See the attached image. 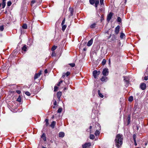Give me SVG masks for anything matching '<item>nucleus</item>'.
Listing matches in <instances>:
<instances>
[{
    "mask_svg": "<svg viewBox=\"0 0 148 148\" xmlns=\"http://www.w3.org/2000/svg\"><path fill=\"white\" fill-rule=\"evenodd\" d=\"M58 88V87L55 86L54 87V91H57Z\"/></svg>",
    "mask_w": 148,
    "mask_h": 148,
    "instance_id": "obj_47",
    "label": "nucleus"
},
{
    "mask_svg": "<svg viewBox=\"0 0 148 148\" xmlns=\"http://www.w3.org/2000/svg\"><path fill=\"white\" fill-rule=\"evenodd\" d=\"M62 108H60L58 109V112L60 113L62 112Z\"/></svg>",
    "mask_w": 148,
    "mask_h": 148,
    "instance_id": "obj_39",
    "label": "nucleus"
},
{
    "mask_svg": "<svg viewBox=\"0 0 148 148\" xmlns=\"http://www.w3.org/2000/svg\"><path fill=\"white\" fill-rule=\"evenodd\" d=\"M42 148H46L45 147H42Z\"/></svg>",
    "mask_w": 148,
    "mask_h": 148,
    "instance_id": "obj_64",
    "label": "nucleus"
},
{
    "mask_svg": "<svg viewBox=\"0 0 148 148\" xmlns=\"http://www.w3.org/2000/svg\"><path fill=\"white\" fill-rule=\"evenodd\" d=\"M69 10L70 11V16H72L73 15V9L71 8H69Z\"/></svg>",
    "mask_w": 148,
    "mask_h": 148,
    "instance_id": "obj_16",
    "label": "nucleus"
},
{
    "mask_svg": "<svg viewBox=\"0 0 148 148\" xmlns=\"http://www.w3.org/2000/svg\"><path fill=\"white\" fill-rule=\"evenodd\" d=\"M148 79L147 76H145L144 77V79L145 80H147Z\"/></svg>",
    "mask_w": 148,
    "mask_h": 148,
    "instance_id": "obj_51",
    "label": "nucleus"
},
{
    "mask_svg": "<svg viewBox=\"0 0 148 148\" xmlns=\"http://www.w3.org/2000/svg\"><path fill=\"white\" fill-rule=\"evenodd\" d=\"M113 14L112 13L110 12L108 15L107 17V20L108 21H109L111 19L113 15Z\"/></svg>",
    "mask_w": 148,
    "mask_h": 148,
    "instance_id": "obj_9",
    "label": "nucleus"
},
{
    "mask_svg": "<svg viewBox=\"0 0 148 148\" xmlns=\"http://www.w3.org/2000/svg\"><path fill=\"white\" fill-rule=\"evenodd\" d=\"M54 105L55 106H56L57 105V102L56 100L54 102Z\"/></svg>",
    "mask_w": 148,
    "mask_h": 148,
    "instance_id": "obj_53",
    "label": "nucleus"
},
{
    "mask_svg": "<svg viewBox=\"0 0 148 148\" xmlns=\"http://www.w3.org/2000/svg\"><path fill=\"white\" fill-rule=\"evenodd\" d=\"M106 62V60L105 59H103L102 62V65H104Z\"/></svg>",
    "mask_w": 148,
    "mask_h": 148,
    "instance_id": "obj_32",
    "label": "nucleus"
},
{
    "mask_svg": "<svg viewBox=\"0 0 148 148\" xmlns=\"http://www.w3.org/2000/svg\"><path fill=\"white\" fill-rule=\"evenodd\" d=\"M130 124V121H124V124L125 125H128Z\"/></svg>",
    "mask_w": 148,
    "mask_h": 148,
    "instance_id": "obj_19",
    "label": "nucleus"
},
{
    "mask_svg": "<svg viewBox=\"0 0 148 148\" xmlns=\"http://www.w3.org/2000/svg\"><path fill=\"white\" fill-rule=\"evenodd\" d=\"M65 18H64L62 22V23H61L62 25H64V24L65 23Z\"/></svg>",
    "mask_w": 148,
    "mask_h": 148,
    "instance_id": "obj_41",
    "label": "nucleus"
},
{
    "mask_svg": "<svg viewBox=\"0 0 148 148\" xmlns=\"http://www.w3.org/2000/svg\"><path fill=\"white\" fill-rule=\"evenodd\" d=\"M4 29L3 26L2 25L0 27V30L1 31H3Z\"/></svg>",
    "mask_w": 148,
    "mask_h": 148,
    "instance_id": "obj_33",
    "label": "nucleus"
},
{
    "mask_svg": "<svg viewBox=\"0 0 148 148\" xmlns=\"http://www.w3.org/2000/svg\"><path fill=\"white\" fill-rule=\"evenodd\" d=\"M16 92L18 94H20L21 92V91L19 90H17L16 91Z\"/></svg>",
    "mask_w": 148,
    "mask_h": 148,
    "instance_id": "obj_50",
    "label": "nucleus"
},
{
    "mask_svg": "<svg viewBox=\"0 0 148 148\" xmlns=\"http://www.w3.org/2000/svg\"><path fill=\"white\" fill-rule=\"evenodd\" d=\"M70 73L69 71H67L66 73V76H68L69 75H70Z\"/></svg>",
    "mask_w": 148,
    "mask_h": 148,
    "instance_id": "obj_48",
    "label": "nucleus"
},
{
    "mask_svg": "<svg viewBox=\"0 0 148 148\" xmlns=\"http://www.w3.org/2000/svg\"><path fill=\"white\" fill-rule=\"evenodd\" d=\"M65 75H66L65 73H63V74L62 76V77L63 78H64V77L65 76Z\"/></svg>",
    "mask_w": 148,
    "mask_h": 148,
    "instance_id": "obj_54",
    "label": "nucleus"
},
{
    "mask_svg": "<svg viewBox=\"0 0 148 148\" xmlns=\"http://www.w3.org/2000/svg\"><path fill=\"white\" fill-rule=\"evenodd\" d=\"M116 35L114 34L112 35V37L111 39V40L112 41H114L116 40Z\"/></svg>",
    "mask_w": 148,
    "mask_h": 148,
    "instance_id": "obj_21",
    "label": "nucleus"
},
{
    "mask_svg": "<svg viewBox=\"0 0 148 148\" xmlns=\"http://www.w3.org/2000/svg\"><path fill=\"white\" fill-rule=\"evenodd\" d=\"M56 123V121H53L51 123V124L50 125V126L51 127L52 129L54 128Z\"/></svg>",
    "mask_w": 148,
    "mask_h": 148,
    "instance_id": "obj_10",
    "label": "nucleus"
},
{
    "mask_svg": "<svg viewBox=\"0 0 148 148\" xmlns=\"http://www.w3.org/2000/svg\"><path fill=\"white\" fill-rule=\"evenodd\" d=\"M45 122H46V126H47L49 124L48 121H45Z\"/></svg>",
    "mask_w": 148,
    "mask_h": 148,
    "instance_id": "obj_49",
    "label": "nucleus"
},
{
    "mask_svg": "<svg viewBox=\"0 0 148 148\" xmlns=\"http://www.w3.org/2000/svg\"><path fill=\"white\" fill-rule=\"evenodd\" d=\"M25 94L27 95L28 96H30V93H29V92L28 91H26V92H25Z\"/></svg>",
    "mask_w": 148,
    "mask_h": 148,
    "instance_id": "obj_35",
    "label": "nucleus"
},
{
    "mask_svg": "<svg viewBox=\"0 0 148 148\" xmlns=\"http://www.w3.org/2000/svg\"><path fill=\"white\" fill-rule=\"evenodd\" d=\"M100 2L101 5L103 4V0H100Z\"/></svg>",
    "mask_w": 148,
    "mask_h": 148,
    "instance_id": "obj_45",
    "label": "nucleus"
},
{
    "mask_svg": "<svg viewBox=\"0 0 148 148\" xmlns=\"http://www.w3.org/2000/svg\"><path fill=\"white\" fill-rule=\"evenodd\" d=\"M137 113V112L135 110L134 111V113L135 114H136Z\"/></svg>",
    "mask_w": 148,
    "mask_h": 148,
    "instance_id": "obj_60",
    "label": "nucleus"
},
{
    "mask_svg": "<svg viewBox=\"0 0 148 148\" xmlns=\"http://www.w3.org/2000/svg\"><path fill=\"white\" fill-rule=\"evenodd\" d=\"M91 145V143H87L82 145L83 148H86L87 147H90Z\"/></svg>",
    "mask_w": 148,
    "mask_h": 148,
    "instance_id": "obj_7",
    "label": "nucleus"
},
{
    "mask_svg": "<svg viewBox=\"0 0 148 148\" xmlns=\"http://www.w3.org/2000/svg\"><path fill=\"white\" fill-rule=\"evenodd\" d=\"M5 3H2V8H4L5 6Z\"/></svg>",
    "mask_w": 148,
    "mask_h": 148,
    "instance_id": "obj_43",
    "label": "nucleus"
},
{
    "mask_svg": "<svg viewBox=\"0 0 148 148\" xmlns=\"http://www.w3.org/2000/svg\"><path fill=\"white\" fill-rule=\"evenodd\" d=\"M62 95V92H58L57 94V96L58 99L60 100V97Z\"/></svg>",
    "mask_w": 148,
    "mask_h": 148,
    "instance_id": "obj_17",
    "label": "nucleus"
},
{
    "mask_svg": "<svg viewBox=\"0 0 148 148\" xmlns=\"http://www.w3.org/2000/svg\"><path fill=\"white\" fill-rule=\"evenodd\" d=\"M62 30L63 32H64L65 30V29L66 27V25H62Z\"/></svg>",
    "mask_w": 148,
    "mask_h": 148,
    "instance_id": "obj_22",
    "label": "nucleus"
},
{
    "mask_svg": "<svg viewBox=\"0 0 148 148\" xmlns=\"http://www.w3.org/2000/svg\"><path fill=\"white\" fill-rule=\"evenodd\" d=\"M136 134H134L133 135L132 138H130V140L132 142H133L134 141V143L135 145L136 146L137 145V144L136 141Z\"/></svg>",
    "mask_w": 148,
    "mask_h": 148,
    "instance_id": "obj_2",
    "label": "nucleus"
},
{
    "mask_svg": "<svg viewBox=\"0 0 148 148\" xmlns=\"http://www.w3.org/2000/svg\"><path fill=\"white\" fill-rule=\"evenodd\" d=\"M83 50L84 51H86V49L85 48H84V49H83Z\"/></svg>",
    "mask_w": 148,
    "mask_h": 148,
    "instance_id": "obj_59",
    "label": "nucleus"
},
{
    "mask_svg": "<svg viewBox=\"0 0 148 148\" xmlns=\"http://www.w3.org/2000/svg\"><path fill=\"white\" fill-rule=\"evenodd\" d=\"M64 136V132H60L59 133V136L60 137L62 138Z\"/></svg>",
    "mask_w": 148,
    "mask_h": 148,
    "instance_id": "obj_15",
    "label": "nucleus"
},
{
    "mask_svg": "<svg viewBox=\"0 0 148 148\" xmlns=\"http://www.w3.org/2000/svg\"><path fill=\"white\" fill-rule=\"evenodd\" d=\"M57 47L56 46H53L51 48V50L53 51L55 50L57 48Z\"/></svg>",
    "mask_w": 148,
    "mask_h": 148,
    "instance_id": "obj_34",
    "label": "nucleus"
},
{
    "mask_svg": "<svg viewBox=\"0 0 148 148\" xmlns=\"http://www.w3.org/2000/svg\"><path fill=\"white\" fill-rule=\"evenodd\" d=\"M98 5H97L96 4H95V7L96 8H97L98 6Z\"/></svg>",
    "mask_w": 148,
    "mask_h": 148,
    "instance_id": "obj_58",
    "label": "nucleus"
},
{
    "mask_svg": "<svg viewBox=\"0 0 148 148\" xmlns=\"http://www.w3.org/2000/svg\"><path fill=\"white\" fill-rule=\"evenodd\" d=\"M21 97L20 95H19L18 98L17 99V101L19 102H21Z\"/></svg>",
    "mask_w": 148,
    "mask_h": 148,
    "instance_id": "obj_25",
    "label": "nucleus"
},
{
    "mask_svg": "<svg viewBox=\"0 0 148 148\" xmlns=\"http://www.w3.org/2000/svg\"><path fill=\"white\" fill-rule=\"evenodd\" d=\"M125 36V34L123 33H121V34L120 37L121 38H123Z\"/></svg>",
    "mask_w": 148,
    "mask_h": 148,
    "instance_id": "obj_28",
    "label": "nucleus"
},
{
    "mask_svg": "<svg viewBox=\"0 0 148 148\" xmlns=\"http://www.w3.org/2000/svg\"><path fill=\"white\" fill-rule=\"evenodd\" d=\"M123 138L122 135L118 134L116 136L114 140L115 144L117 148H120L121 146Z\"/></svg>",
    "mask_w": 148,
    "mask_h": 148,
    "instance_id": "obj_1",
    "label": "nucleus"
},
{
    "mask_svg": "<svg viewBox=\"0 0 148 148\" xmlns=\"http://www.w3.org/2000/svg\"><path fill=\"white\" fill-rule=\"evenodd\" d=\"M22 27L24 29H26L27 28V25L26 24H24L22 26Z\"/></svg>",
    "mask_w": 148,
    "mask_h": 148,
    "instance_id": "obj_26",
    "label": "nucleus"
},
{
    "mask_svg": "<svg viewBox=\"0 0 148 148\" xmlns=\"http://www.w3.org/2000/svg\"><path fill=\"white\" fill-rule=\"evenodd\" d=\"M93 42V39L92 38L90 40L88 41V42L87 45L88 46H90L92 44Z\"/></svg>",
    "mask_w": 148,
    "mask_h": 148,
    "instance_id": "obj_14",
    "label": "nucleus"
},
{
    "mask_svg": "<svg viewBox=\"0 0 148 148\" xmlns=\"http://www.w3.org/2000/svg\"><path fill=\"white\" fill-rule=\"evenodd\" d=\"M117 21L119 22H121V18L119 17H118L117 19Z\"/></svg>",
    "mask_w": 148,
    "mask_h": 148,
    "instance_id": "obj_37",
    "label": "nucleus"
},
{
    "mask_svg": "<svg viewBox=\"0 0 148 148\" xmlns=\"http://www.w3.org/2000/svg\"><path fill=\"white\" fill-rule=\"evenodd\" d=\"M36 74H37L39 76H40V75L41 74V72H40L39 73H36Z\"/></svg>",
    "mask_w": 148,
    "mask_h": 148,
    "instance_id": "obj_55",
    "label": "nucleus"
},
{
    "mask_svg": "<svg viewBox=\"0 0 148 148\" xmlns=\"http://www.w3.org/2000/svg\"><path fill=\"white\" fill-rule=\"evenodd\" d=\"M6 0H3V1H2V3H5V1H6Z\"/></svg>",
    "mask_w": 148,
    "mask_h": 148,
    "instance_id": "obj_57",
    "label": "nucleus"
},
{
    "mask_svg": "<svg viewBox=\"0 0 148 148\" xmlns=\"http://www.w3.org/2000/svg\"><path fill=\"white\" fill-rule=\"evenodd\" d=\"M131 119V115L129 114L127 117V120H130Z\"/></svg>",
    "mask_w": 148,
    "mask_h": 148,
    "instance_id": "obj_42",
    "label": "nucleus"
},
{
    "mask_svg": "<svg viewBox=\"0 0 148 148\" xmlns=\"http://www.w3.org/2000/svg\"><path fill=\"white\" fill-rule=\"evenodd\" d=\"M35 1H34V0H32V1H31V3H32V4H34L35 2Z\"/></svg>",
    "mask_w": 148,
    "mask_h": 148,
    "instance_id": "obj_52",
    "label": "nucleus"
},
{
    "mask_svg": "<svg viewBox=\"0 0 148 148\" xmlns=\"http://www.w3.org/2000/svg\"><path fill=\"white\" fill-rule=\"evenodd\" d=\"M45 73H47V69H45Z\"/></svg>",
    "mask_w": 148,
    "mask_h": 148,
    "instance_id": "obj_56",
    "label": "nucleus"
},
{
    "mask_svg": "<svg viewBox=\"0 0 148 148\" xmlns=\"http://www.w3.org/2000/svg\"><path fill=\"white\" fill-rule=\"evenodd\" d=\"M100 72L99 71H97V70H95L93 72V75L94 77L96 78L97 75H99L100 74Z\"/></svg>",
    "mask_w": 148,
    "mask_h": 148,
    "instance_id": "obj_3",
    "label": "nucleus"
},
{
    "mask_svg": "<svg viewBox=\"0 0 148 148\" xmlns=\"http://www.w3.org/2000/svg\"><path fill=\"white\" fill-rule=\"evenodd\" d=\"M40 76H39L36 73L35 75V76L34 77V79H35L38 78V77H39Z\"/></svg>",
    "mask_w": 148,
    "mask_h": 148,
    "instance_id": "obj_31",
    "label": "nucleus"
},
{
    "mask_svg": "<svg viewBox=\"0 0 148 148\" xmlns=\"http://www.w3.org/2000/svg\"><path fill=\"white\" fill-rule=\"evenodd\" d=\"M133 100V97L132 96H130L128 99V100L129 101H132Z\"/></svg>",
    "mask_w": 148,
    "mask_h": 148,
    "instance_id": "obj_29",
    "label": "nucleus"
},
{
    "mask_svg": "<svg viewBox=\"0 0 148 148\" xmlns=\"http://www.w3.org/2000/svg\"><path fill=\"white\" fill-rule=\"evenodd\" d=\"M95 25H96V24L95 23H94L93 24H92L90 26V27L92 28H94L95 27Z\"/></svg>",
    "mask_w": 148,
    "mask_h": 148,
    "instance_id": "obj_30",
    "label": "nucleus"
},
{
    "mask_svg": "<svg viewBox=\"0 0 148 148\" xmlns=\"http://www.w3.org/2000/svg\"><path fill=\"white\" fill-rule=\"evenodd\" d=\"M101 80L102 82H106L107 80V77L106 76H103L101 78Z\"/></svg>",
    "mask_w": 148,
    "mask_h": 148,
    "instance_id": "obj_13",
    "label": "nucleus"
},
{
    "mask_svg": "<svg viewBox=\"0 0 148 148\" xmlns=\"http://www.w3.org/2000/svg\"><path fill=\"white\" fill-rule=\"evenodd\" d=\"M147 143H145V146H146L147 145Z\"/></svg>",
    "mask_w": 148,
    "mask_h": 148,
    "instance_id": "obj_62",
    "label": "nucleus"
},
{
    "mask_svg": "<svg viewBox=\"0 0 148 148\" xmlns=\"http://www.w3.org/2000/svg\"><path fill=\"white\" fill-rule=\"evenodd\" d=\"M146 84L145 83H142L141 84L140 87L142 90H144L146 88Z\"/></svg>",
    "mask_w": 148,
    "mask_h": 148,
    "instance_id": "obj_8",
    "label": "nucleus"
},
{
    "mask_svg": "<svg viewBox=\"0 0 148 148\" xmlns=\"http://www.w3.org/2000/svg\"><path fill=\"white\" fill-rule=\"evenodd\" d=\"M63 82L62 80H61L57 84V86H60V84L61 83H62Z\"/></svg>",
    "mask_w": 148,
    "mask_h": 148,
    "instance_id": "obj_44",
    "label": "nucleus"
},
{
    "mask_svg": "<svg viewBox=\"0 0 148 148\" xmlns=\"http://www.w3.org/2000/svg\"><path fill=\"white\" fill-rule=\"evenodd\" d=\"M111 36V35L110 34V36L108 38V39L110 38Z\"/></svg>",
    "mask_w": 148,
    "mask_h": 148,
    "instance_id": "obj_61",
    "label": "nucleus"
},
{
    "mask_svg": "<svg viewBox=\"0 0 148 148\" xmlns=\"http://www.w3.org/2000/svg\"><path fill=\"white\" fill-rule=\"evenodd\" d=\"M119 29L120 26L119 25H118L115 28V32L116 34V35H117L119 32Z\"/></svg>",
    "mask_w": 148,
    "mask_h": 148,
    "instance_id": "obj_11",
    "label": "nucleus"
},
{
    "mask_svg": "<svg viewBox=\"0 0 148 148\" xmlns=\"http://www.w3.org/2000/svg\"><path fill=\"white\" fill-rule=\"evenodd\" d=\"M97 126H98V127H99V130H97L95 132V136H97L99 135L100 133V130H101V127L99 124H98L97 125Z\"/></svg>",
    "mask_w": 148,
    "mask_h": 148,
    "instance_id": "obj_4",
    "label": "nucleus"
},
{
    "mask_svg": "<svg viewBox=\"0 0 148 148\" xmlns=\"http://www.w3.org/2000/svg\"><path fill=\"white\" fill-rule=\"evenodd\" d=\"M92 126H90L87 129V131L89 132L90 134H91L93 132V131L92 130Z\"/></svg>",
    "mask_w": 148,
    "mask_h": 148,
    "instance_id": "obj_12",
    "label": "nucleus"
},
{
    "mask_svg": "<svg viewBox=\"0 0 148 148\" xmlns=\"http://www.w3.org/2000/svg\"><path fill=\"white\" fill-rule=\"evenodd\" d=\"M89 2L90 4L93 5L95 3V0H89Z\"/></svg>",
    "mask_w": 148,
    "mask_h": 148,
    "instance_id": "obj_27",
    "label": "nucleus"
},
{
    "mask_svg": "<svg viewBox=\"0 0 148 148\" xmlns=\"http://www.w3.org/2000/svg\"><path fill=\"white\" fill-rule=\"evenodd\" d=\"M95 136L93 134H90V135L89 138L90 139L93 140L95 138Z\"/></svg>",
    "mask_w": 148,
    "mask_h": 148,
    "instance_id": "obj_23",
    "label": "nucleus"
},
{
    "mask_svg": "<svg viewBox=\"0 0 148 148\" xmlns=\"http://www.w3.org/2000/svg\"><path fill=\"white\" fill-rule=\"evenodd\" d=\"M98 94L99 95L101 98H102L103 97V95L101 93L99 90L98 91Z\"/></svg>",
    "mask_w": 148,
    "mask_h": 148,
    "instance_id": "obj_24",
    "label": "nucleus"
},
{
    "mask_svg": "<svg viewBox=\"0 0 148 148\" xmlns=\"http://www.w3.org/2000/svg\"><path fill=\"white\" fill-rule=\"evenodd\" d=\"M102 74L104 76H107L108 74V69L107 68H105L103 70Z\"/></svg>",
    "mask_w": 148,
    "mask_h": 148,
    "instance_id": "obj_5",
    "label": "nucleus"
},
{
    "mask_svg": "<svg viewBox=\"0 0 148 148\" xmlns=\"http://www.w3.org/2000/svg\"><path fill=\"white\" fill-rule=\"evenodd\" d=\"M27 46L26 45H25L22 48V51H27Z\"/></svg>",
    "mask_w": 148,
    "mask_h": 148,
    "instance_id": "obj_18",
    "label": "nucleus"
},
{
    "mask_svg": "<svg viewBox=\"0 0 148 148\" xmlns=\"http://www.w3.org/2000/svg\"><path fill=\"white\" fill-rule=\"evenodd\" d=\"M95 4L98 5L99 3V0H95Z\"/></svg>",
    "mask_w": 148,
    "mask_h": 148,
    "instance_id": "obj_36",
    "label": "nucleus"
},
{
    "mask_svg": "<svg viewBox=\"0 0 148 148\" xmlns=\"http://www.w3.org/2000/svg\"><path fill=\"white\" fill-rule=\"evenodd\" d=\"M12 3L11 1H9L7 3V5L8 6H10L11 5Z\"/></svg>",
    "mask_w": 148,
    "mask_h": 148,
    "instance_id": "obj_40",
    "label": "nucleus"
},
{
    "mask_svg": "<svg viewBox=\"0 0 148 148\" xmlns=\"http://www.w3.org/2000/svg\"><path fill=\"white\" fill-rule=\"evenodd\" d=\"M56 56V54L54 52H53L52 53L51 56Z\"/></svg>",
    "mask_w": 148,
    "mask_h": 148,
    "instance_id": "obj_46",
    "label": "nucleus"
},
{
    "mask_svg": "<svg viewBox=\"0 0 148 148\" xmlns=\"http://www.w3.org/2000/svg\"><path fill=\"white\" fill-rule=\"evenodd\" d=\"M69 64L72 67H73L75 66V64L74 63Z\"/></svg>",
    "mask_w": 148,
    "mask_h": 148,
    "instance_id": "obj_38",
    "label": "nucleus"
},
{
    "mask_svg": "<svg viewBox=\"0 0 148 148\" xmlns=\"http://www.w3.org/2000/svg\"><path fill=\"white\" fill-rule=\"evenodd\" d=\"M124 80L125 81V84L127 86H128L129 83V77H124Z\"/></svg>",
    "mask_w": 148,
    "mask_h": 148,
    "instance_id": "obj_6",
    "label": "nucleus"
},
{
    "mask_svg": "<svg viewBox=\"0 0 148 148\" xmlns=\"http://www.w3.org/2000/svg\"><path fill=\"white\" fill-rule=\"evenodd\" d=\"M41 138H43V139L44 141H46V137L45 136V134L44 133H43L42 134V135L41 136Z\"/></svg>",
    "mask_w": 148,
    "mask_h": 148,
    "instance_id": "obj_20",
    "label": "nucleus"
},
{
    "mask_svg": "<svg viewBox=\"0 0 148 148\" xmlns=\"http://www.w3.org/2000/svg\"><path fill=\"white\" fill-rule=\"evenodd\" d=\"M45 120H49V119H45Z\"/></svg>",
    "mask_w": 148,
    "mask_h": 148,
    "instance_id": "obj_63",
    "label": "nucleus"
}]
</instances>
